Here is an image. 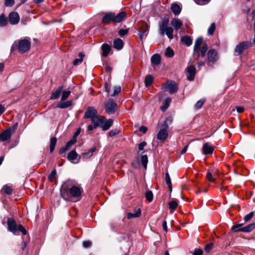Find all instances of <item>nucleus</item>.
<instances>
[{
	"label": "nucleus",
	"mask_w": 255,
	"mask_h": 255,
	"mask_svg": "<svg viewBox=\"0 0 255 255\" xmlns=\"http://www.w3.org/2000/svg\"><path fill=\"white\" fill-rule=\"evenodd\" d=\"M161 57L158 54H154L151 57V62L152 65H158L160 63Z\"/></svg>",
	"instance_id": "24"
},
{
	"label": "nucleus",
	"mask_w": 255,
	"mask_h": 255,
	"mask_svg": "<svg viewBox=\"0 0 255 255\" xmlns=\"http://www.w3.org/2000/svg\"><path fill=\"white\" fill-rule=\"evenodd\" d=\"M211 0H199L196 2L199 5H204L208 3Z\"/></svg>",
	"instance_id": "59"
},
{
	"label": "nucleus",
	"mask_w": 255,
	"mask_h": 255,
	"mask_svg": "<svg viewBox=\"0 0 255 255\" xmlns=\"http://www.w3.org/2000/svg\"><path fill=\"white\" fill-rule=\"evenodd\" d=\"M208 49V46L206 44H204L201 47L198 48V52L199 51L200 52L201 56L202 57H204L206 55V53L207 52Z\"/></svg>",
	"instance_id": "34"
},
{
	"label": "nucleus",
	"mask_w": 255,
	"mask_h": 255,
	"mask_svg": "<svg viewBox=\"0 0 255 255\" xmlns=\"http://www.w3.org/2000/svg\"><path fill=\"white\" fill-rule=\"evenodd\" d=\"M163 88L167 89L171 94L176 92L178 90L177 85L173 81H171L168 83L164 84L163 85Z\"/></svg>",
	"instance_id": "9"
},
{
	"label": "nucleus",
	"mask_w": 255,
	"mask_h": 255,
	"mask_svg": "<svg viewBox=\"0 0 255 255\" xmlns=\"http://www.w3.org/2000/svg\"><path fill=\"white\" fill-rule=\"evenodd\" d=\"M204 103H205V100H203V99L199 100L198 101H197V102L196 103V105L195 106V108L197 109H200L202 107V106H203V105L204 104Z\"/></svg>",
	"instance_id": "52"
},
{
	"label": "nucleus",
	"mask_w": 255,
	"mask_h": 255,
	"mask_svg": "<svg viewBox=\"0 0 255 255\" xmlns=\"http://www.w3.org/2000/svg\"><path fill=\"white\" fill-rule=\"evenodd\" d=\"M165 182L166 184L167 185L169 190L170 191H172V183L171 179L168 173V171L167 170V169H166V172L165 173Z\"/></svg>",
	"instance_id": "31"
},
{
	"label": "nucleus",
	"mask_w": 255,
	"mask_h": 255,
	"mask_svg": "<svg viewBox=\"0 0 255 255\" xmlns=\"http://www.w3.org/2000/svg\"><path fill=\"white\" fill-rule=\"evenodd\" d=\"M216 28V25L215 23H212L208 29V33L209 35H213Z\"/></svg>",
	"instance_id": "48"
},
{
	"label": "nucleus",
	"mask_w": 255,
	"mask_h": 255,
	"mask_svg": "<svg viewBox=\"0 0 255 255\" xmlns=\"http://www.w3.org/2000/svg\"><path fill=\"white\" fill-rule=\"evenodd\" d=\"M153 77L151 75H148L147 77H145V85L146 87L149 86L153 82Z\"/></svg>",
	"instance_id": "40"
},
{
	"label": "nucleus",
	"mask_w": 255,
	"mask_h": 255,
	"mask_svg": "<svg viewBox=\"0 0 255 255\" xmlns=\"http://www.w3.org/2000/svg\"><path fill=\"white\" fill-rule=\"evenodd\" d=\"M242 225H243L242 224L235 225L232 227V230L234 232H242V227H241Z\"/></svg>",
	"instance_id": "47"
},
{
	"label": "nucleus",
	"mask_w": 255,
	"mask_h": 255,
	"mask_svg": "<svg viewBox=\"0 0 255 255\" xmlns=\"http://www.w3.org/2000/svg\"><path fill=\"white\" fill-rule=\"evenodd\" d=\"M17 230L21 232L24 235H25L27 234L26 230L24 229L23 226L21 225H19L17 226Z\"/></svg>",
	"instance_id": "54"
},
{
	"label": "nucleus",
	"mask_w": 255,
	"mask_h": 255,
	"mask_svg": "<svg viewBox=\"0 0 255 255\" xmlns=\"http://www.w3.org/2000/svg\"><path fill=\"white\" fill-rule=\"evenodd\" d=\"M203 43V38L202 37H198L195 41L194 46V53L198 51V48L201 47Z\"/></svg>",
	"instance_id": "26"
},
{
	"label": "nucleus",
	"mask_w": 255,
	"mask_h": 255,
	"mask_svg": "<svg viewBox=\"0 0 255 255\" xmlns=\"http://www.w3.org/2000/svg\"><path fill=\"white\" fill-rule=\"evenodd\" d=\"M203 252L200 249H195L193 253V255H203Z\"/></svg>",
	"instance_id": "56"
},
{
	"label": "nucleus",
	"mask_w": 255,
	"mask_h": 255,
	"mask_svg": "<svg viewBox=\"0 0 255 255\" xmlns=\"http://www.w3.org/2000/svg\"><path fill=\"white\" fill-rule=\"evenodd\" d=\"M68 149H69V148L68 147H67L66 146H65L62 147V148H60V151H59V153L60 154L64 153L67 150H68Z\"/></svg>",
	"instance_id": "64"
},
{
	"label": "nucleus",
	"mask_w": 255,
	"mask_h": 255,
	"mask_svg": "<svg viewBox=\"0 0 255 255\" xmlns=\"http://www.w3.org/2000/svg\"><path fill=\"white\" fill-rule=\"evenodd\" d=\"M218 59L217 52L214 49H210L207 52V64L211 66L215 63Z\"/></svg>",
	"instance_id": "5"
},
{
	"label": "nucleus",
	"mask_w": 255,
	"mask_h": 255,
	"mask_svg": "<svg viewBox=\"0 0 255 255\" xmlns=\"http://www.w3.org/2000/svg\"><path fill=\"white\" fill-rule=\"evenodd\" d=\"M7 24V17L3 14L0 16V26L3 27Z\"/></svg>",
	"instance_id": "38"
},
{
	"label": "nucleus",
	"mask_w": 255,
	"mask_h": 255,
	"mask_svg": "<svg viewBox=\"0 0 255 255\" xmlns=\"http://www.w3.org/2000/svg\"><path fill=\"white\" fill-rule=\"evenodd\" d=\"M76 141H77L72 138L66 143L65 146L69 149L71 146H72L74 144H75L76 142Z\"/></svg>",
	"instance_id": "55"
},
{
	"label": "nucleus",
	"mask_w": 255,
	"mask_h": 255,
	"mask_svg": "<svg viewBox=\"0 0 255 255\" xmlns=\"http://www.w3.org/2000/svg\"><path fill=\"white\" fill-rule=\"evenodd\" d=\"M56 142H57V138L55 137H53L51 138L50 140V145H49L50 146L49 149H50V152H52L54 151Z\"/></svg>",
	"instance_id": "33"
},
{
	"label": "nucleus",
	"mask_w": 255,
	"mask_h": 255,
	"mask_svg": "<svg viewBox=\"0 0 255 255\" xmlns=\"http://www.w3.org/2000/svg\"><path fill=\"white\" fill-rule=\"evenodd\" d=\"M252 46V43L250 41H243L238 44L235 49V54L240 55L245 50Z\"/></svg>",
	"instance_id": "6"
},
{
	"label": "nucleus",
	"mask_w": 255,
	"mask_h": 255,
	"mask_svg": "<svg viewBox=\"0 0 255 255\" xmlns=\"http://www.w3.org/2000/svg\"><path fill=\"white\" fill-rule=\"evenodd\" d=\"M73 104V101L69 100L67 101H64L62 102H60L57 105V107L60 109H66L70 106H71Z\"/></svg>",
	"instance_id": "20"
},
{
	"label": "nucleus",
	"mask_w": 255,
	"mask_h": 255,
	"mask_svg": "<svg viewBox=\"0 0 255 255\" xmlns=\"http://www.w3.org/2000/svg\"><path fill=\"white\" fill-rule=\"evenodd\" d=\"M12 128H9L0 133V142L9 140L12 135Z\"/></svg>",
	"instance_id": "8"
},
{
	"label": "nucleus",
	"mask_w": 255,
	"mask_h": 255,
	"mask_svg": "<svg viewBox=\"0 0 255 255\" xmlns=\"http://www.w3.org/2000/svg\"><path fill=\"white\" fill-rule=\"evenodd\" d=\"M7 226L8 230L13 234H15L17 231V225L13 219H8L7 221Z\"/></svg>",
	"instance_id": "16"
},
{
	"label": "nucleus",
	"mask_w": 255,
	"mask_h": 255,
	"mask_svg": "<svg viewBox=\"0 0 255 255\" xmlns=\"http://www.w3.org/2000/svg\"><path fill=\"white\" fill-rule=\"evenodd\" d=\"M217 171V169L216 168H213L211 169V171L210 170H208V171L206 175L207 178L212 182H215L216 179L215 178H213L212 176V173L215 174Z\"/></svg>",
	"instance_id": "25"
},
{
	"label": "nucleus",
	"mask_w": 255,
	"mask_h": 255,
	"mask_svg": "<svg viewBox=\"0 0 255 255\" xmlns=\"http://www.w3.org/2000/svg\"><path fill=\"white\" fill-rule=\"evenodd\" d=\"M119 133V130L117 129L113 130L109 132V135L110 136H114Z\"/></svg>",
	"instance_id": "63"
},
{
	"label": "nucleus",
	"mask_w": 255,
	"mask_h": 255,
	"mask_svg": "<svg viewBox=\"0 0 255 255\" xmlns=\"http://www.w3.org/2000/svg\"><path fill=\"white\" fill-rule=\"evenodd\" d=\"M168 18H164L159 23V32L160 35L163 36L166 34L168 38L171 40L173 38V29L168 26Z\"/></svg>",
	"instance_id": "3"
},
{
	"label": "nucleus",
	"mask_w": 255,
	"mask_h": 255,
	"mask_svg": "<svg viewBox=\"0 0 255 255\" xmlns=\"http://www.w3.org/2000/svg\"><path fill=\"white\" fill-rule=\"evenodd\" d=\"M113 121L112 119L107 120L105 117H102V122L100 127L103 130H108L113 125Z\"/></svg>",
	"instance_id": "10"
},
{
	"label": "nucleus",
	"mask_w": 255,
	"mask_h": 255,
	"mask_svg": "<svg viewBox=\"0 0 255 255\" xmlns=\"http://www.w3.org/2000/svg\"><path fill=\"white\" fill-rule=\"evenodd\" d=\"M168 136L167 128L164 127H161L157 134V138L161 141H164Z\"/></svg>",
	"instance_id": "12"
},
{
	"label": "nucleus",
	"mask_w": 255,
	"mask_h": 255,
	"mask_svg": "<svg viewBox=\"0 0 255 255\" xmlns=\"http://www.w3.org/2000/svg\"><path fill=\"white\" fill-rule=\"evenodd\" d=\"M255 228V223L249 224L242 228V232L249 233L253 230Z\"/></svg>",
	"instance_id": "28"
},
{
	"label": "nucleus",
	"mask_w": 255,
	"mask_h": 255,
	"mask_svg": "<svg viewBox=\"0 0 255 255\" xmlns=\"http://www.w3.org/2000/svg\"><path fill=\"white\" fill-rule=\"evenodd\" d=\"M97 150L96 147H92L88 151L82 153L83 158H88L91 157L94 152Z\"/></svg>",
	"instance_id": "27"
},
{
	"label": "nucleus",
	"mask_w": 255,
	"mask_h": 255,
	"mask_svg": "<svg viewBox=\"0 0 255 255\" xmlns=\"http://www.w3.org/2000/svg\"><path fill=\"white\" fill-rule=\"evenodd\" d=\"M124 46L123 41L120 38H117L114 41L113 46L114 48L117 50H121L123 48Z\"/></svg>",
	"instance_id": "22"
},
{
	"label": "nucleus",
	"mask_w": 255,
	"mask_h": 255,
	"mask_svg": "<svg viewBox=\"0 0 255 255\" xmlns=\"http://www.w3.org/2000/svg\"><path fill=\"white\" fill-rule=\"evenodd\" d=\"M127 16V13L122 11L117 15L115 12H109L106 13L102 19V22L105 24H108L111 21L115 23H119L124 20Z\"/></svg>",
	"instance_id": "2"
},
{
	"label": "nucleus",
	"mask_w": 255,
	"mask_h": 255,
	"mask_svg": "<svg viewBox=\"0 0 255 255\" xmlns=\"http://www.w3.org/2000/svg\"><path fill=\"white\" fill-rule=\"evenodd\" d=\"M171 26L175 29V30L177 31L182 26V21L178 18H174L171 21Z\"/></svg>",
	"instance_id": "18"
},
{
	"label": "nucleus",
	"mask_w": 255,
	"mask_h": 255,
	"mask_svg": "<svg viewBox=\"0 0 255 255\" xmlns=\"http://www.w3.org/2000/svg\"><path fill=\"white\" fill-rule=\"evenodd\" d=\"M81 132V129L80 128H78L75 132L74 133L72 138L77 141V137L79 135Z\"/></svg>",
	"instance_id": "60"
},
{
	"label": "nucleus",
	"mask_w": 255,
	"mask_h": 255,
	"mask_svg": "<svg viewBox=\"0 0 255 255\" xmlns=\"http://www.w3.org/2000/svg\"><path fill=\"white\" fill-rule=\"evenodd\" d=\"M64 88L63 85H61L58 87L55 91H53L51 95L50 99L56 100L58 99L61 94V92Z\"/></svg>",
	"instance_id": "17"
},
{
	"label": "nucleus",
	"mask_w": 255,
	"mask_h": 255,
	"mask_svg": "<svg viewBox=\"0 0 255 255\" xmlns=\"http://www.w3.org/2000/svg\"><path fill=\"white\" fill-rule=\"evenodd\" d=\"M214 148L209 143H205L202 146V151L204 154H209L213 152Z\"/></svg>",
	"instance_id": "19"
},
{
	"label": "nucleus",
	"mask_w": 255,
	"mask_h": 255,
	"mask_svg": "<svg viewBox=\"0 0 255 255\" xmlns=\"http://www.w3.org/2000/svg\"><path fill=\"white\" fill-rule=\"evenodd\" d=\"M145 196L149 202H151L153 200V195L151 191H147L145 194Z\"/></svg>",
	"instance_id": "45"
},
{
	"label": "nucleus",
	"mask_w": 255,
	"mask_h": 255,
	"mask_svg": "<svg viewBox=\"0 0 255 255\" xmlns=\"http://www.w3.org/2000/svg\"><path fill=\"white\" fill-rule=\"evenodd\" d=\"M91 120L92 121L93 125L95 126V127L97 128L98 127L100 126L102 122V117L99 118L97 116H96L93 118L91 119Z\"/></svg>",
	"instance_id": "32"
},
{
	"label": "nucleus",
	"mask_w": 255,
	"mask_h": 255,
	"mask_svg": "<svg viewBox=\"0 0 255 255\" xmlns=\"http://www.w3.org/2000/svg\"><path fill=\"white\" fill-rule=\"evenodd\" d=\"M145 141L140 142L138 145L137 154L138 155L141 156V159H147L148 156L147 154H143L145 152L144 150V147L146 145Z\"/></svg>",
	"instance_id": "11"
},
{
	"label": "nucleus",
	"mask_w": 255,
	"mask_h": 255,
	"mask_svg": "<svg viewBox=\"0 0 255 255\" xmlns=\"http://www.w3.org/2000/svg\"><path fill=\"white\" fill-rule=\"evenodd\" d=\"M132 166L134 168H138L140 166V160H132Z\"/></svg>",
	"instance_id": "50"
},
{
	"label": "nucleus",
	"mask_w": 255,
	"mask_h": 255,
	"mask_svg": "<svg viewBox=\"0 0 255 255\" xmlns=\"http://www.w3.org/2000/svg\"><path fill=\"white\" fill-rule=\"evenodd\" d=\"M2 190L7 195H11L12 193V189L11 186L6 184L4 185L2 188Z\"/></svg>",
	"instance_id": "37"
},
{
	"label": "nucleus",
	"mask_w": 255,
	"mask_h": 255,
	"mask_svg": "<svg viewBox=\"0 0 255 255\" xmlns=\"http://www.w3.org/2000/svg\"><path fill=\"white\" fill-rule=\"evenodd\" d=\"M171 10L176 15H179L181 11L180 5L176 3H173L171 5Z\"/></svg>",
	"instance_id": "21"
},
{
	"label": "nucleus",
	"mask_w": 255,
	"mask_h": 255,
	"mask_svg": "<svg viewBox=\"0 0 255 255\" xmlns=\"http://www.w3.org/2000/svg\"><path fill=\"white\" fill-rule=\"evenodd\" d=\"M172 122V120L171 118H167L164 120L163 123L161 125V127L167 129L169 125L171 124Z\"/></svg>",
	"instance_id": "43"
},
{
	"label": "nucleus",
	"mask_w": 255,
	"mask_h": 255,
	"mask_svg": "<svg viewBox=\"0 0 255 255\" xmlns=\"http://www.w3.org/2000/svg\"><path fill=\"white\" fill-rule=\"evenodd\" d=\"M111 49V46L107 43H104L102 46V54L103 57H107Z\"/></svg>",
	"instance_id": "23"
},
{
	"label": "nucleus",
	"mask_w": 255,
	"mask_h": 255,
	"mask_svg": "<svg viewBox=\"0 0 255 255\" xmlns=\"http://www.w3.org/2000/svg\"><path fill=\"white\" fill-rule=\"evenodd\" d=\"M121 91V87L120 86H116L114 88V93L110 95L111 96H115L118 95Z\"/></svg>",
	"instance_id": "51"
},
{
	"label": "nucleus",
	"mask_w": 255,
	"mask_h": 255,
	"mask_svg": "<svg viewBox=\"0 0 255 255\" xmlns=\"http://www.w3.org/2000/svg\"><path fill=\"white\" fill-rule=\"evenodd\" d=\"M56 170L55 168H54L51 172V173L48 175V179L49 181H52L54 178H56Z\"/></svg>",
	"instance_id": "46"
},
{
	"label": "nucleus",
	"mask_w": 255,
	"mask_h": 255,
	"mask_svg": "<svg viewBox=\"0 0 255 255\" xmlns=\"http://www.w3.org/2000/svg\"><path fill=\"white\" fill-rule=\"evenodd\" d=\"M78 56L80 57L78 59H76L73 61V65L75 66L78 65L80 63H82L83 60V58L84 57V55L82 52H80L78 53Z\"/></svg>",
	"instance_id": "35"
},
{
	"label": "nucleus",
	"mask_w": 255,
	"mask_h": 255,
	"mask_svg": "<svg viewBox=\"0 0 255 255\" xmlns=\"http://www.w3.org/2000/svg\"><path fill=\"white\" fill-rule=\"evenodd\" d=\"M181 40L183 43L187 46H190L192 43V40L189 36H184L182 37Z\"/></svg>",
	"instance_id": "29"
},
{
	"label": "nucleus",
	"mask_w": 255,
	"mask_h": 255,
	"mask_svg": "<svg viewBox=\"0 0 255 255\" xmlns=\"http://www.w3.org/2000/svg\"><path fill=\"white\" fill-rule=\"evenodd\" d=\"M213 243H210V244H207L205 247V251L208 253L213 248Z\"/></svg>",
	"instance_id": "57"
},
{
	"label": "nucleus",
	"mask_w": 255,
	"mask_h": 255,
	"mask_svg": "<svg viewBox=\"0 0 255 255\" xmlns=\"http://www.w3.org/2000/svg\"><path fill=\"white\" fill-rule=\"evenodd\" d=\"M187 78L189 81L194 80L196 73V68L193 65H191L187 68Z\"/></svg>",
	"instance_id": "14"
},
{
	"label": "nucleus",
	"mask_w": 255,
	"mask_h": 255,
	"mask_svg": "<svg viewBox=\"0 0 255 255\" xmlns=\"http://www.w3.org/2000/svg\"><path fill=\"white\" fill-rule=\"evenodd\" d=\"M97 110L93 107H89L87 109L84 118L85 119H92L94 117L97 116Z\"/></svg>",
	"instance_id": "15"
},
{
	"label": "nucleus",
	"mask_w": 255,
	"mask_h": 255,
	"mask_svg": "<svg viewBox=\"0 0 255 255\" xmlns=\"http://www.w3.org/2000/svg\"><path fill=\"white\" fill-rule=\"evenodd\" d=\"M141 24L142 25L140 28V30L139 31H141L142 33L144 32V34L146 35L147 32L148 31V26L147 24L145 22L142 23Z\"/></svg>",
	"instance_id": "41"
},
{
	"label": "nucleus",
	"mask_w": 255,
	"mask_h": 255,
	"mask_svg": "<svg viewBox=\"0 0 255 255\" xmlns=\"http://www.w3.org/2000/svg\"><path fill=\"white\" fill-rule=\"evenodd\" d=\"M174 54V51L171 48H170V47H168L166 48L165 53L166 56L168 57H172L173 56Z\"/></svg>",
	"instance_id": "44"
},
{
	"label": "nucleus",
	"mask_w": 255,
	"mask_h": 255,
	"mask_svg": "<svg viewBox=\"0 0 255 255\" xmlns=\"http://www.w3.org/2000/svg\"><path fill=\"white\" fill-rule=\"evenodd\" d=\"M171 101V99L170 98H166L164 101V106L160 107V109L162 111H165L168 108L170 103Z\"/></svg>",
	"instance_id": "36"
},
{
	"label": "nucleus",
	"mask_w": 255,
	"mask_h": 255,
	"mask_svg": "<svg viewBox=\"0 0 255 255\" xmlns=\"http://www.w3.org/2000/svg\"><path fill=\"white\" fill-rule=\"evenodd\" d=\"M168 205L170 209L174 210L177 208L178 203L176 201H172L169 203Z\"/></svg>",
	"instance_id": "49"
},
{
	"label": "nucleus",
	"mask_w": 255,
	"mask_h": 255,
	"mask_svg": "<svg viewBox=\"0 0 255 255\" xmlns=\"http://www.w3.org/2000/svg\"><path fill=\"white\" fill-rule=\"evenodd\" d=\"M31 42L26 39H22L18 41L17 44V49L21 53L27 52L30 48Z\"/></svg>",
	"instance_id": "4"
},
{
	"label": "nucleus",
	"mask_w": 255,
	"mask_h": 255,
	"mask_svg": "<svg viewBox=\"0 0 255 255\" xmlns=\"http://www.w3.org/2000/svg\"><path fill=\"white\" fill-rule=\"evenodd\" d=\"M254 212H250L249 214L246 215L245 217H244V221L245 222H248L249 221H250L254 216Z\"/></svg>",
	"instance_id": "53"
},
{
	"label": "nucleus",
	"mask_w": 255,
	"mask_h": 255,
	"mask_svg": "<svg viewBox=\"0 0 255 255\" xmlns=\"http://www.w3.org/2000/svg\"><path fill=\"white\" fill-rule=\"evenodd\" d=\"M118 109V106L113 99H110L105 104L106 112L108 114H114Z\"/></svg>",
	"instance_id": "7"
},
{
	"label": "nucleus",
	"mask_w": 255,
	"mask_h": 255,
	"mask_svg": "<svg viewBox=\"0 0 255 255\" xmlns=\"http://www.w3.org/2000/svg\"><path fill=\"white\" fill-rule=\"evenodd\" d=\"M14 4V0H5V4L7 6H12Z\"/></svg>",
	"instance_id": "58"
},
{
	"label": "nucleus",
	"mask_w": 255,
	"mask_h": 255,
	"mask_svg": "<svg viewBox=\"0 0 255 255\" xmlns=\"http://www.w3.org/2000/svg\"><path fill=\"white\" fill-rule=\"evenodd\" d=\"M8 19L11 25L17 24L20 19L18 13L16 12H10L8 15Z\"/></svg>",
	"instance_id": "13"
},
{
	"label": "nucleus",
	"mask_w": 255,
	"mask_h": 255,
	"mask_svg": "<svg viewBox=\"0 0 255 255\" xmlns=\"http://www.w3.org/2000/svg\"><path fill=\"white\" fill-rule=\"evenodd\" d=\"M78 154L75 151L72 150L70 151L67 155L68 159H76L77 157Z\"/></svg>",
	"instance_id": "42"
},
{
	"label": "nucleus",
	"mask_w": 255,
	"mask_h": 255,
	"mask_svg": "<svg viewBox=\"0 0 255 255\" xmlns=\"http://www.w3.org/2000/svg\"><path fill=\"white\" fill-rule=\"evenodd\" d=\"M83 189L81 186L73 185L72 181L68 180L63 183L60 188V195L67 201H79L81 198Z\"/></svg>",
	"instance_id": "1"
},
{
	"label": "nucleus",
	"mask_w": 255,
	"mask_h": 255,
	"mask_svg": "<svg viewBox=\"0 0 255 255\" xmlns=\"http://www.w3.org/2000/svg\"><path fill=\"white\" fill-rule=\"evenodd\" d=\"M128 29H121L119 31V34L122 36L125 35L126 34H127L128 33Z\"/></svg>",
	"instance_id": "62"
},
{
	"label": "nucleus",
	"mask_w": 255,
	"mask_h": 255,
	"mask_svg": "<svg viewBox=\"0 0 255 255\" xmlns=\"http://www.w3.org/2000/svg\"><path fill=\"white\" fill-rule=\"evenodd\" d=\"M71 94V91L68 90H64L62 91L61 100L64 101L66 100Z\"/></svg>",
	"instance_id": "39"
},
{
	"label": "nucleus",
	"mask_w": 255,
	"mask_h": 255,
	"mask_svg": "<svg viewBox=\"0 0 255 255\" xmlns=\"http://www.w3.org/2000/svg\"><path fill=\"white\" fill-rule=\"evenodd\" d=\"M141 215V211L140 209H138L135 212V213H128L127 215V218L128 219H130L132 218H137L139 217Z\"/></svg>",
	"instance_id": "30"
},
{
	"label": "nucleus",
	"mask_w": 255,
	"mask_h": 255,
	"mask_svg": "<svg viewBox=\"0 0 255 255\" xmlns=\"http://www.w3.org/2000/svg\"><path fill=\"white\" fill-rule=\"evenodd\" d=\"M92 243L89 241H84L83 242V246L85 248H89L91 246Z\"/></svg>",
	"instance_id": "61"
}]
</instances>
